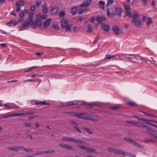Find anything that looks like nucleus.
<instances>
[{"label":"nucleus","mask_w":157,"mask_h":157,"mask_svg":"<svg viewBox=\"0 0 157 157\" xmlns=\"http://www.w3.org/2000/svg\"><path fill=\"white\" fill-rule=\"evenodd\" d=\"M98 39L96 38L93 41L94 43V44H96L98 42Z\"/></svg>","instance_id":"nucleus-58"},{"label":"nucleus","mask_w":157,"mask_h":157,"mask_svg":"<svg viewBox=\"0 0 157 157\" xmlns=\"http://www.w3.org/2000/svg\"><path fill=\"white\" fill-rule=\"evenodd\" d=\"M101 26L103 29L106 32H108L110 30L109 26L108 25L102 23Z\"/></svg>","instance_id":"nucleus-24"},{"label":"nucleus","mask_w":157,"mask_h":157,"mask_svg":"<svg viewBox=\"0 0 157 157\" xmlns=\"http://www.w3.org/2000/svg\"><path fill=\"white\" fill-rule=\"evenodd\" d=\"M127 153L128 154H129V155H125V156H131V157H136V156L135 155L131 154L130 153H128L127 152Z\"/></svg>","instance_id":"nucleus-56"},{"label":"nucleus","mask_w":157,"mask_h":157,"mask_svg":"<svg viewBox=\"0 0 157 157\" xmlns=\"http://www.w3.org/2000/svg\"><path fill=\"white\" fill-rule=\"evenodd\" d=\"M84 10H79V11L78 12V14H81L83 13H84Z\"/></svg>","instance_id":"nucleus-62"},{"label":"nucleus","mask_w":157,"mask_h":157,"mask_svg":"<svg viewBox=\"0 0 157 157\" xmlns=\"http://www.w3.org/2000/svg\"><path fill=\"white\" fill-rule=\"evenodd\" d=\"M69 113L72 116H76L80 118L83 119L88 120H92L93 121H96L94 118L89 115H86L85 113L79 112Z\"/></svg>","instance_id":"nucleus-1"},{"label":"nucleus","mask_w":157,"mask_h":157,"mask_svg":"<svg viewBox=\"0 0 157 157\" xmlns=\"http://www.w3.org/2000/svg\"><path fill=\"white\" fill-rule=\"evenodd\" d=\"M126 55H129L130 56H134V57H136V56H139V55H135L134 54H124V53H119V54H118L116 55V57L117 56H118L121 58V60L123 59L121 58L122 57H123L124 58H125V57H126L125 56Z\"/></svg>","instance_id":"nucleus-15"},{"label":"nucleus","mask_w":157,"mask_h":157,"mask_svg":"<svg viewBox=\"0 0 157 157\" xmlns=\"http://www.w3.org/2000/svg\"><path fill=\"white\" fill-rule=\"evenodd\" d=\"M105 18L104 16L99 17L98 16L96 20L98 23H101V25L103 22L105 21Z\"/></svg>","instance_id":"nucleus-19"},{"label":"nucleus","mask_w":157,"mask_h":157,"mask_svg":"<svg viewBox=\"0 0 157 157\" xmlns=\"http://www.w3.org/2000/svg\"><path fill=\"white\" fill-rule=\"evenodd\" d=\"M82 101H76L75 100L72 101H70L68 102L66 104H65L63 105H61L62 106H70L72 105H81V103H80Z\"/></svg>","instance_id":"nucleus-10"},{"label":"nucleus","mask_w":157,"mask_h":157,"mask_svg":"<svg viewBox=\"0 0 157 157\" xmlns=\"http://www.w3.org/2000/svg\"><path fill=\"white\" fill-rule=\"evenodd\" d=\"M24 148H22L21 149H24V150L25 151H26L27 152H32L33 151V150L32 149H28L27 148H25L24 147H23Z\"/></svg>","instance_id":"nucleus-48"},{"label":"nucleus","mask_w":157,"mask_h":157,"mask_svg":"<svg viewBox=\"0 0 157 157\" xmlns=\"http://www.w3.org/2000/svg\"><path fill=\"white\" fill-rule=\"evenodd\" d=\"M124 140L130 143L131 144L135 145V146L136 147H139L140 146V145L138 144L136 142L134 141L131 139L125 138H124Z\"/></svg>","instance_id":"nucleus-14"},{"label":"nucleus","mask_w":157,"mask_h":157,"mask_svg":"<svg viewBox=\"0 0 157 157\" xmlns=\"http://www.w3.org/2000/svg\"><path fill=\"white\" fill-rule=\"evenodd\" d=\"M65 13L63 11H62L58 13V15L60 17H63L65 15Z\"/></svg>","instance_id":"nucleus-36"},{"label":"nucleus","mask_w":157,"mask_h":157,"mask_svg":"<svg viewBox=\"0 0 157 157\" xmlns=\"http://www.w3.org/2000/svg\"><path fill=\"white\" fill-rule=\"evenodd\" d=\"M41 18L40 17V14H38L36 15V23L37 25H38L39 27L40 23H42V20L41 19Z\"/></svg>","instance_id":"nucleus-17"},{"label":"nucleus","mask_w":157,"mask_h":157,"mask_svg":"<svg viewBox=\"0 0 157 157\" xmlns=\"http://www.w3.org/2000/svg\"><path fill=\"white\" fill-rule=\"evenodd\" d=\"M24 20V19L23 18V17H21V18H20L19 20V21L21 22H22Z\"/></svg>","instance_id":"nucleus-59"},{"label":"nucleus","mask_w":157,"mask_h":157,"mask_svg":"<svg viewBox=\"0 0 157 157\" xmlns=\"http://www.w3.org/2000/svg\"><path fill=\"white\" fill-rule=\"evenodd\" d=\"M29 10H24V12H21L19 14V16L21 17H24L25 13H28Z\"/></svg>","instance_id":"nucleus-33"},{"label":"nucleus","mask_w":157,"mask_h":157,"mask_svg":"<svg viewBox=\"0 0 157 157\" xmlns=\"http://www.w3.org/2000/svg\"><path fill=\"white\" fill-rule=\"evenodd\" d=\"M35 6H32L31 7L30 10H35Z\"/></svg>","instance_id":"nucleus-60"},{"label":"nucleus","mask_w":157,"mask_h":157,"mask_svg":"<svg viewBox=\"0 0 157 157\" xmlns=\"http://www.w3.org/2000/svg\"><path fill=\"white\" fill-rule=\"evenodd\" d=\"M80 147L82 149L85 150L87 152L94 153L95 151V149H92L89 147H86L83 145H81Z\"/></svg>","instance_id":"nucleus-16"},{"label":"nucleus","mask_w":157,"mask_h":157,"mask_svg":"<svg viewBox=\"0 0 157 157\" xmlns=\"http://www.w3.org/2000/svg\"><path fill=\"white\" fill-rule=\"evenodd\" d=\"M92 0L84 1L80 5L72 7L71 10H86L91 3Z\"/></svg>","instance_id":"nucleus-4"},{"label":"nucleus","mask_w":157,"mask_h":157,"mask_svg":"<svg viewBox=\"0 0 157 157\" xmlns=\"http://www.w3.org/2000/svg\"><path fill=\"white\" fill-rule=\"evenodd\" d=\"M41 4V1L40 0L37 1L36 3V7H39Z\"/></svg>","instance_id":"nucleus-37"},{"label":"nucleus","mask_w":157,"mask_h":157,"mask_svg":"<svg viewBox=\"0 0 157 157\" xmlns=\"http://www.w3.org/2000/svg\"><path fill=\"white\" fill-rule=\"evenodd\" d=\"M134 125L137 126L141 127H145L147 125H144L143 123L140 122H136L135 121Z\"/></svg>","instance_id":"nucleus-26"},{"label":"nucleus","mask_w":157,"mask_h":157,"mask_svg":"<svg viewBox=\"0 0 157 157\" xmlns=\"http://www.w3.org/2000/svg\"><path fill=\"white\" fill-rule=\"evenodd\" d=\"M34 14V13L33 11L30 12L29 13V17L27 19L26 22H24L23 24V25L24 27L27 26H30L32 24H33L32 26V27L34 28H35L37 25L38 26L36 23L35 24L34 20H33V16Z\"/></svg>","instance_id":"nucleus-2"},{"label":"nucleus","mask_w":157,"mask_h":157,"mask_svg":"<svg viewBox=\"0 0 157 157\" xmlns=\"http://www.w3.org/2000/svg\"><path fill=\"white\" fill-rule=\"evenodd\" d=\"M38 80V79H36L35 80L34 79H29L27 80H25L24 81V82H35L36 81Z\"/></svg>","instance_id":"nucleus-34"},{"label":"nucleus","mask_w":157,"mask_h":157,"mask_svg":"<svg viewBox=\"0 0 157 157\" xmlns=\"http://www.w3.org/2000/svg\"><path fill=\"white\" fill-rule=\"evenodd\" d=\"M84 129H85V130L89 134H91L92 133V132L90 131V129L89 128H85Z\"/></svg>","instance_id":"nucleus-46"},{"label":"nucleus","mask_w":157,"mask_h":157,"mask_svg":"<svg viewBox=\"0 0 157 157\" xmlns=\"http://www.w3.org/2000/svg\"><path fill=\"white\" fill-rule=\"evenodd\" d=\"M68 141L74 142L78 143H81V144L83 143V142L82 141H80L79 140H76L73 138H70V137H68Z\"/></svg>","instance_id":"nucleus-22"},{"label":"nucleus","mask_w":157,"mask_h":157,"mask_svg":"<svg viewBox=\"0 0 157 157\" xmlns=\"http://www.w3.org/2000/svg\"><path fill=\"white\" fill-rule=\"evenodd\" d=\"M105 4V2L103 1H100L99 2V6L102 9H104Z\"/></svg>","instance_id":"nucleus-29"},{"label":"nucleus","mask_w":157,"mask_h":157,"mask_svg":"<svg viewBox=\"0 0 157 157\" xmlns=\"http://www.w3.org/2000/svg\"><path fill=\"white\" fill-rule=\"evenodd\" d=\"M58 11V10H51V13L52 15H55L57 13Z\"/></svg>","instance_id":"nucleus-47"},{"label":"nucleus","mask_w":157,"mask_h":157,"mask_svg":"<svg viewBox=\"0 0 157 157\" xmlns=\"http://www.w3.org/2000/svg\"><path fill=\"white\" fill-rule=\"evenodd\" d=\"M151 121H146V122H147V124H150V125H152V126H154V125H155V124H154L153 123H151L150 122H151Z\"/></svg>","instance_id":"nucleus-53"},{"label":"nucleus","mask_w":157,"mask_h":157,"mask_svg":"<svg viewBox=\"0 0 157 157\" xmlns=\"http://www.w3.org/2000/svg\"><path fill=\"white\" fill-rule=\"evenodd\" d=\"M147 128V133L154 136L157 139V132L154 130H153L151 128L147 126L146 127Z\"/></svg>","instance_id":"nucleus-9"},{"label":"nucleus","mask_w":157,"mask_h":157,"mask_svg":"<svg viewBox=\"0 0 157 157\" xmlns=\"http://www.w3.org/2000/svg\"><path fill=\"white\" fill-rule=\"evenodd\" d=\"M120 108V107L118 106H116L113 107H110V109H113V110H115L117 109H119Z\"/></svg>","instance_id":"nucleus-43"},{"label":"nucleus","mask_w":157,"mask_h":157,"mask_svg":"<svg viewBox=\"0 0 157 157\" xmlns=\"http://www.w3.org/2000/svg\"><path fill=\"white\" fill-rule=\"evenodd\" d=\"M84 103H85V104L86 105L90 106V108H91L92 107V105H93V103H92L86 102H84Z\"/></svg>","instance_id":"nucleus-45"},{"label":"nucleus","mask_w":157,"mask_h":157,"mask_svg":"<svg viewBox=\"0 0 157 157\" xmlns=\"http://www.w3.org/2000/svg\"><path fill=\"white\" fill-rule=\"evenodd\" d=\"M36 67H37L33 66V67H29L27 69L25 70V72H28L29 71H30L33 70L34 69H35Z\"/></svg>","instance_id":"nucleus-32"},{"label":"nucleus","mask_w":157,"mask_h":157,"mask_svg":"<svg viewBox=\"0 0 157 157\" xmlns=\"http://www.w3.org/2000/svg\"><path fill=\"white\" fill-rule=\"evenodd\" d=\"M126 15L124 16V17H126L127 16L129 17H132L133 15L132 14L131 10H126Z\"/></svg>","instance_id":"nucleus-28"},{"label":"nucleus","mask_w":157,"mask_h":157,"mask_svg":"<svg viewBox=\"0 0 157 157\" xmlns=\"http://www.w3.org/2000/svg\"><path fill=\"white\" fill-rule=\"evenodd\" d=\"M17 24L18 22L16 21H11L9 22H7L6 24L9 26H15Z\"/></svg>","instance_id":"nucleus-20"},{"label":"nucleus","mask_w":157,"mask_h":157,"mask_svg":"<svg viewBox=\"0 0 157 157\" xmlns=\"http://www.w3.org/2000/svg\"><path fill=\"white\" fill-rule=\"evenodd\" d=\"M51 19L50 18H48V19L45 20L44 23L43 25V23H40L39 25V28L41 29H43L44 28H47L50 25Z\"/></svg>","instance_id":"nucleus-8"},{"label":"nucleus","mask_w":157,"mask_h":157,"mask_svg":"<svg viewBox=\"0 0 157 157\" xmlns=\"http://www.w3.org/2000/svg\"><path fill=\"white\" fill-rule=\"evenodd\" d=\"M60 23L62 28H65L66 31L67 32H71L72 25L71 24L69 23L66 19H63L61 21Z\"/></svg>","instance_id":"nucleus-5"},{"label":"nucleus","mask_w":157,"mask_h":157,"mask_svg":"<svg viewBox=\"0 0 157 157\" xmlns=\"http://www.w3.org/2000/svg\"><path fill=\"white\" fill-rule=\"evenodd\" d=\"M75 128L77 129V131L79 132H81V131L77 127H75Z\"/></svg>","instance_id":"nucleus-63"},{"label":"nucleus","mask_w":157,"mask_h":157,"mask_svg":"<svg viewBox=\"0 0 157 157\" xmlns=\"http://www.w3.org/2000/svg\"><path fill=\"white\" fill-rule=\"evenodd\" d=\"M66 145L64 144H61L60 145V146L63 148H65Z\"/></svg>","instance_id":"nucleus-64"},{"label":"nucleus","mask_w":157,"mask_h":157,"mask_svg":"<svg viewBox=\"0 0 157 157\" xmlns=\"http://www.w3.org/2000/svg\"><path fill=\"white\" fill-rule=\"evenodd\" d=\"M107 16L109 18L113 17L116 15V13L113 12H111L110 10H107Z\"/></svg>","instance_id":"nucleus-27"},{"label":"nucleus","mask_w":157,"mask_h":157,"mask_svg":"<svg viewBox=\"0 0 157 157\" xmlns=\"http://www.w3.org/2000/svg\"><path fill=\"white\" fill-rule=\"evenodd\" d=\"M52 26L53 28H54L56 30H57L59 28V25L56 24L53 25Z\"/></svg>","instance_id":"nucleus-41"},{"label":"nucleus","mask_w":157,"mask_h":157,"mask_svg":"<svg viewBox=\"0 0 157 157\" xmlns=\"http://www.w3.org/2000/svg\"><path fill=\"white\" fill-rule=\"evenodd\" d=\"M11 105H10L8 103L4 104V105L5 108L7 109H10L12 108H17L18 107L15 104L12 103H10Z\"/></svg>","instance_id":"nucleus-13"},{"label":"nucleus","mask_w":157,"mask_h":157,"mask_svg":"<svg viewBox=\"0 0 157 157\" xmlns=\"http://www.w3.org/2000/svg\"><path fill=\"white\" fill-rule=\"evenodd\" d=\"M35 104L36 105H49V103L47 102L46 101H38L35 102Z\"/></svg>","instance_id":"nucleus-25"},{"label":"nucleus","mask_w":157,"mask_h":157,"mask_svg":"<svg viewBox=\"0 0 157 157\" xmlns=\"http://www.w3.org/2000/svg\"><path fill=\"white\" fill-rule=\"evenodd\" d=\"M40 17L41 18V19L42 20H45L47 17L46 15H41L40 14Z\"/></svg>","instance_id":"nucleus-39"},{"label":"nucleus","mask_w":157,"mask_h":157,"mask_svg":"<svg viewBox=\"0 0 157 157\" xmlns=\"http://www.w3.org/2000/svg\"><path fill=\"white\" fill-rule=\"evenodd\" d=\"M152 22V20L151 18L149 17L147 18V22L148 25H149Z\"/></svg>","instance_id":"nucleus-35"},{"label":"nucleus","mask_w":157,"mask_h":157,"mask_svg":"<svg viewBox=\"0 0 157 157\" xmlns=\"http://www.w3.org/2000/svg\"><path fill=\"white\" fill-rule=\"evenodd\" d=\"M42 7H43L42 10H48V9L46 7V4L44 3L42 5Z\"/></svg>","instance_id":"nucleus-44"},{"label":"nucleus","mask_w":157,"mask_h":157,"mask_svg":"<svg viewBox=\"0 0 157 157\" xmlns=\"http://www.w3.org/2000/svg\"><path fill=\"white\" fill-rule=\"evenodd\" d=\"M24 4V2L22 1H20L17 2L16 3V10H20L21 7L23 6Z\"/></svg>","instance_id":"nucleus-18"},{"label":"nucleus","mask_w":157,"mask_h":157,"mask_svg":"<svg viewBox=\"0 0 157 157\" xmlns=\"http://www.w3.org/2000/svg\"><path fill=\"white\" fill-rule=\"evenodd\" d=\"M132 17V23L135 24L137 28H140L141 25V23L138 13L135 11L133 14Z\"/></svg>","instance_id":"nucleus-3"},{"label":"nucleus","mask_w":157,"mask_h":157,"mask_svg":"<svg viewBox=\"0 0 157 157\" xmlns=\"http://www.w3.org/2000/svg\"><path fill=\"white\" fill-rule=\"evenodd\" d=\"M142 1L144 5L146 6L147 3V0H142Z\"/></svg>","instance_id":"nucleus-49"},{"label":"nucleus","mask_w":157,"mask_h":157,"mask_svg":"<svg viewBox=\"0 0 157 157\" xmlns=\"http://www.w3.org/2000/svg\"><path fill=\"white\" fill-rule=\"evenodd\" d=\"M77 13V10H71V13L72 15H75Z\"/></svg>","instance_id":"nucleus-50"},{"label":"nucleus","mask_w":157,"mask_h":157,"mask_svg":"<svg viewBox=\"0 0 157 157\" xmlns=\"http://www.w3.org/2000/svg\"><path fill=\"white\" fill-rule=\"evenodd\" d=\"M33 112H31L29 113H13L9 114L8 115L4 116V118H7L9 117H17V116H21L24 115H30L32 114H33Z\"/></svg>","instance_id":"nucleus-7"},{"label":"nucleus","mask_w":157,"mask_h":157,"mask_svg":"<svg viewBox=\"0 0 157 157\" xmlns=\"http://www.w3.org/2000/svg\"><path fill=\"white\" fill-rule=\"evenodd\" d=\"M113 0H108L107 2V4L108 5H110L113 3Z\"/></svg>","instance_id":"nucleus-51"},{"label":"nucleus","mask_w":157,"mask_h":157,"mask_svg":"<svg viewBox=\"0 0 157 157\" xmlns=\"http://www.w3.org/2000/svg\"><path fill=\"white\" fill-rule=\"evenodd\" d=\"M65 148L68 149L73 150L74 149V148L73 147L67 145H66Z\"/></svg>","instance_id":"nucleus-40"},{"label":"nucleus","mask_w":157,"mask_h":157,"mask_svg":"<svg viewBox=\"0 0 157 157\" xmlns=\"http://www.w3.org/2000/svg\"><path fill=\"white\" fill-rule=\"evenodd\" d=\"M93 26L90 24H89L88 26V30L87 31L89 33H91L93 31Z\"/></svg>","instance_id":"nucleus-30"},{"label":"nucleus","mask_w":157,"mask_h":157,"mask_svg":"<svg viewBox=\"0 0 157 157\" xmlns=\"http://www.w3.org/2000/svg\"><path fill=\"white\" fill-rule=\"evenodd\" d=\"M130 0H127V3H123V6L124 7L125 10H129L130 9V5L128 4V3H130Z\"/></svg>","instance_id":"nucleus-23"},{"label":"nucleus","mask_w":157,"mask_h":157,"mask_svg":"<svg viewBox=\"0 0 157 157\" xmlns=\"http://www.w3.org/2000/svg\"><path fill=\"white\" fill-rule=\"evenodd\" d=\"M112 29L115 36L117 37H119L120 36L119 31H120L119 27L117 25H114Z\"/></svg>","instance_id":"nucleus-11"},{"label":"nucleus","mask_w":157,"mask_h":157,"mask_svg":"<svg viewBox=\"0 0 157 157\" xmlns=\"http://www.w3.org/2000/svg\"><path fill=\"white\" fill-rule=\"evenodd\" d=\"M104 59H113L114 60H118L119 59L116 57V55H109L107 54L105 56V58Z\"/></svg>","instance_id":"nucleus-12"},{"label":"nucleus","mask_w":157,"mask_h":157,"mask_svg":"<svg viewBox=\"0 0 157 157\" xmlns=\"http://www.w3.org/2000/svg\"><path fill=\"white\" fill-rule=\"evenodd\" d=\"M127 104L131 106H134L136 105V104L135 102L132 101L128 102Z\"/></svg>","instance_id":"nucleus-38"},{"label":"nucleus","mask_w":157,"mask_h":157,"mask_svg":"<svg viewBox=\"0 0 157 157\" xmlns=\"http://www.w3.org/2000/svg\"><path fill=\"white\" fill-rule=\"evenodd\" d=\"M108 150L111 153H114L117 154H122L124 155H129L126 152L123 151H122L117 149L115 148H108Z\"/></svg>","instance_id":"nucleus-6"},{"label":"nucleus","mask_w":157,"mask_h":157,"mask_svg":"<svg viewBox=\"0 0 157 157\" xmlns=\"http://www.w3.org/2000/svg\"><path fill=\"white\" fill-rule=\"evenodd\" d=\"M25 125L26 127H29L31 126V124L30 123H25Z\"/></svg>","instance_id":"nucleus-55"},{"label":"nucleus","mask_w":157,"mask_h":157,"mask_svg":"<svg viewBox=\"0 0 157 157\" xmlns=\"http://www.w3.org/2000/svg\"><path fill=\"white\" fill-rule=\"evenodd\" d=\"M36 116H31L29 117V119L30 120H31L33 118H35V117H37Z\"/></svg>","instance_id":"nucleus-61"},{"label":"nucleus","mask_w":157,"mask_h":157,"mask_svg":"<svg viewBox=\"0 0 157 157\" xmlns=\"http://www.w3.org/2000/svg\"><path fill=\"white\" fill-rule=\"evenodd\" d=\"M135 121H127L126 122L127 123L129 124H132L134 125Z\"/></svg>","instance_id":"nucleus-42"},{"label":"nucleus","mask_w":157,"mask_h":157,"mask_svg":"<svg viewBox=\"0 0 157 157\" xmlns=\"http://www.w3.org/2000/svg\"><path fill=\"white\" fill-rule=\"evenodd\" d=\"M68 137H64L62 138V140H63L68 141Z\"/></svg>","instance_id":"nucleus-57"},{"label":"nucleus","mask_w":157,"mask_h":157,"mask_svg":"<svg viewBox=\"0 0 157 157\" xmlns=\"http://www.w3.org/2000/svg\"><path fill=\"white\" fill-rule=\"evenodd\" d=\"M22 148H23V147H9L8 149L11 150L13 151H18L19 150L21 149Z\"/></svg>","instance_id":"nucleus-21"},{"label":"nucleus","mask_w":157,"mask_h":157,"mask_svg":"<svg viewBox=\"0 0 157 157\" xmlns=\"http://www.w3.org/2000/svg\"><path fill=\"white\" fill-rule=\"evenodd\" d=\"M132 117H136L138 119V120L139 121L143 120V121H150V120H149V119H144V118H140L139 117L137 116H132Z\"/></svg>","instance_id":"nucleus-31"},{"label":"nucleus","mask_w":157,"mask_h":157,"mask_svg":"<svg viewBox=\"0 0 157 157\" xmlns=\"http://www.w3.org/2000/svg\"><path fill=\"white\" fill-rule=\"evenodd\" d=\"M7 46V44L6 43H1V46L3 47H6Z\"/></svg>","instance_id":"nucleus-52"},{"label":"nucleus","mask_w":157,"mask_h":157,"mask_svg":"<svg viewBox=\"0 0 157 157\" xmlns=\"http://www.w3.org/2000/svg\"><path fill=\"white\" fill-rule=\"evenodd\" d=\"M94 20L95 18L93 17H92L91 18L90 20V21L93 23H94Z\"/></svg>","instance_id":"nucleus-54"}]
</instances>
